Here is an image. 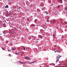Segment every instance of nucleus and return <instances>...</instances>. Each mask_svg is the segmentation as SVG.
Wrapping results in <instances>:
<instances>
[{"instance_id": "2eb2a0df", "label": "nucleus", "mask_w": 67, "mask_h": 67, "mask_svg": "<svg viewBox=\"0 0 67 67\" xmlns=\"http://www.w3.org/2000/svg\"><path fill=\"white\" fill-rule=\"evenodd\" d=\"M46 13H47V14H48V12H46Z\"/></svg>"}, {"instance_id": "20e7f679", "label": "nucleus", "mask_w": 67, "mask_h": 67, "mask_svg": "<svg viewBox=\"0 0 67 67\" xmlns=\"http://www.w3.org/2000/svg\"><path fill=\"white\" fill-rule=\"evenodd\" d=\"M58 2H63V1H62V0H58Z\"/></svg>"}, {"instance_id": "0eeeda50", "label": "nucleus", "mask_w": 67, "mask_h": 67, "mask_svg": "<svg viewBox=\"0 0 67 67\" xmlns=\"http://www.w3.org/2000/svg\"><path fill=\"white\" fill-rule=\"evenodd\" d=\"M12 51H15V48H13L12 49Z\"/></svg>"}, {"instance_id": "cd10ccee", "label": "nucleus", "mask_w": 67, "mask_h": 67, "mask_svg": "<svg viewBox=\"0 0 67 67\" xmlns=\"http://www.w3.org/2000/svg\"><path fill=\"white\" fill-rule=\"evenodd\" d=\"M57 58L58 59V56H57Z\"/></svg>"}, {"instance_id": "f257e3e1", "label": "nucleus", "mask_w": 67, "mask_h": 67, "mask_svg": "<svg viewBox=\"0 0 67 67\" xmlns=\"http://www.w3.org/2000/svg\"><path fill=\"white\" fill-rule=\"evenodd\" d=\"M25 59H26V60H31L30 58V57H29L26 56L25 57Z\"/></svg>"}, {"instance_id": "aec40b11", "label": "nucleus", "mask_w": 67, "mask_h": 67, "mask_svg": "<svg viewBox=\"0 0 67 67\" xmlns=\"http://www.w3.org/2000/svg\"><path fill=\"white\" fill-rule=\"evenodd\" d=\"M31 26H34V25H31Z\"/></svg>"}, {"instance_id": "f3484780", "label": "nucleus", "mask_w": 67, "mask_h": 67, "mask_svg": "<svg viewBox=\"0 0 67 67\" xmlns=\"http://www.w3.org/2000/svg\"><path fill=\"white\" fill-rule=\"evenodd\" d=\"M46 22H49V21H48V20H47L46 21Z\"/></svg>"}, {"instance_id": "9d476101", "label": "nucleus", "mask_w": 67, "mask_h": 67, "mask_svg": "<svg viewBox=\"0 0 67 67\" xmlns=\"http://www.w3.org/2000/svg\"><path fill=\"white\" fill-rule=\"evenodd\" d=\"M59 61V60H58V59H56V63H57Z\"/></svg>"}, {"instance_id": "423d86ee", "label": "nucleus", "mask_w": 67, "mask_h": 67, "mask_svg": "<svg viewBox=\"0 0 67 67\" xmlns=\"http://www.w3.org/2000/svg\"><path fill=\"white\" fill-rule=\"evenodd\" d=\"M8 7H9V6H8V5H7L5 6V8H8Z\"/></svg>"}, {"instance_id": "f03ea898", "label": "nucleus", "mask_w": 67, "mask_h": 67, "mask_svg": "<svg viewBox=\"0 0 67 67\" xmlns=\"http://www.w3.org/2000/svg\"><path fill=\"white\" fill-rule=\"evenodd\" d=\"M18 62H19V63H20L21 64H25V63H26L22 62L19 61H18Z\"/></svg>"}, {"instance_id": "5701e85b", "label": "nucleus", "mask_w": 67, "mask_h": 67, "mask_svg": "<svg viewBox=\"0 0 67 67\" xmlns=\"http://www.w3.org/2000/svg\"><path fill=\"white\" fill-rule=\"evenodd\" d=\"M10 13H11V12H10L8 14V15H10Z\"/></svg>"}, {"instance_id": "7ed1b4c3", "label": "nucleus", "mask_w": 67, "mask_h": 67, "mask_svg": "<svg viewBox=\"0 0 67 67\" xmlns=\"http://www.w3.org/2000/svg\"><path fill=\"white\" fill-rule=\"evenodd\" d=\"M57 52H58V53H60V50L58 49V50H57Z\"/></svg>"}, {"instance_id": "6ab92c4d", "label": "nucleus", "mask_w": 67, "mask_h": 67, "mask_svg": "<svg viewBox=\"0 0 67 67\" xmlns=\"http://www.w3.org/2000/svg\"><path fill=\"white\" fill-rule=\"evenodd\" d=\"M36 62V60H35L33 62H32V63H35V62Z\"/></svg>"}, {"instance_id": "9b49d317", "label": "nucleus", "mask_w": 67, "mask_h": 67, "mask_svg": "<svg viewBox=\"0 0 67 67\" xmlns=\"http://www.w3.org/2000/svg\"><path fill=\"white\" fill-rule=\"evenodd\" d=\"M53 36H54V38H55V35H54V34H53Z\"/></svg>"}, {"instance_id": "6e6552de", "label": "nucleus", "mask_w": 67, "mask_h": 67, "mask_svg": "<svg viewBox=\"0 0 67 67\" xmlns=\"http://www.w3.org/2000/svg\"><path fill=\"white\" fill-rule=\"evenodd\" d=\"M58 56V59H59V58L62 57V56L59 55Z\"/></svg>"}, {"instance_id": "7c9ffc66", "label": "nucleus", "mask_w": 67, "mask_h": 67, "mask_svg": "<svg viewBox=\"0 0 67 67\" xmlns=\"http://www.w3.org/2000/svg\"><path fill=\"white\" fill-rule=\"evenodd\" d=\"M18 53H20V52H18Z\"/></svg>"}, {"instance_id": "4468645a", "label": "nucleus", "mask_w": 67, "mask_h": 67, "mask_svg": "<svg viewBox=\"0 0 67 67\" xmlns=\"http://www.w3.org/2000/svg\"><path fill=\"white\" fill-rule=\"evenodd\" d=\"M37 21V19H35V22L36 23Z\"/></svg>"}, {"instance_id": "bb28decb", "label": "nucleus", "mask_w": 67, "mask_h": 67, "mask_svg": "<svg viewBox=\"0 0 67 67\" xmlns=\"http://www.w3.org/2000/svg\"><path fill=\"white\" fill-rule=\"evenodd\" d=\"M55 53H56V51H55Z\"/></svg>"}, {"instance_id": "b1692460", "label": "nucleus", "mask_w": 67, "mask_h": 67, "mask_svg": "<svg viewBox=\"0 0 67 67\" xmlns=\"http://www.w3.org/2000/svg\"><path fill=\"white\" fill-rule=\"evenodd\" d=\"M8 51H11V50H8Z\"/></svg>"}, {"instance_id": "1a4fd4ad", "label": "nucleus", "mask_w": 67, "mask_h": 67, "mask_svg": "<svg viewBox=\"0 0 67 67\" xmlns=\"http://www.w3.org/2000/svg\"><path fill=\"white\" fill-rule=\"evenodd\" d=\"M64 10H67V6H66V7H65L64 8Z\"/></svg>"}, {"instance_id": "412c9836", "label": "nucleus", "mask_w": 67, "mask_h": 67, "mask_svg": "<svg viewBox=\"0 0 67 67\" xmlns=\"http://www.w3.org/2000/svg\"><path fill=\"white\" fill-rule=\"evenodd\" d=\"M9 56H11V54H9Z\"/></svg>"}, {"instance_id": "dca6fc26", "label": "nucleus", "mask_w": 67, "mask_h": 67, "mask_svg": "<svg viewBox=\"0 0 67 67\" xmlns=\"http://www.w3.org/2000/svg\"><path fill=\"white\" fill-rule=\"evenodd\" d=\"M48 1H49V2H51V1L50 0H49Z\"/></svg>"}, {"instance_id": "39448f33", "label": "nucleus", "mask_w": 67, "mask_h": 67, "mask_svg": "<svg viewBox=\"0 0 67 67\" xmlns=\"http://www.w3.org/2000/svg\"><path fill=\"white\" fill-rule=\"evenodd\" d=\"M56 21L54 20H53V23H56Z\"/></svg>"}, {"instance_id": "a211bd4d", "label": "nucleus", "mask_w": 67, "mask_h": 67, "mask_svg": "<svg viewBox=\"0 0 67 67\" xmlns=\"http://www.w3.org/2000/svg\"><path fill=\"white\" fill-rule=\"evenodd\" d=\"M60 7V6L59 5L58 6V8H59Z\"/></svg>"}, {"instance_id": "ddd939ff", "label": "nucleus", "mask_w": 67, "mask_h": 67, "mask_svg": "<svg viewBox=\"0 0 67 67\" xmlns=\"http://www.w3.org/2000/svg\"><path fill=\"white\" fill-rule=\"evenodd\" d=\"M3 33L4 34H5V33H6L5 32V31H3Z\"/></svg>"}, {"instance_id": "c756f323", "label": "nucleus", "mask_w": 67, "mask_h": 67, "mask_svg": "<svg viewBox=\"0 0 67 67\" xmlns=\"http://www.w3.org/2000/svg\"><path fill=\"white\" fill-rule=\"evenodd\" d=\"M40 67H42V66H40Z\"/></svg>"}, {"instance_id": "393cba45", "label": "nucleus", "mask_w": 67, "mask_h": 67, "mask_svg": "<svg viewBox=\"0 0 67 67\" xmlns=\"http://www.w3.org/2000/svg\"><path fill=\"white\" fill-rule=\"evenodd\" d=\"M19 53H17V55L18 54L19 55Z\"/></svg>"}, {"instance_id": "f8f14e48", "label": "nucleus", "mask_w": 67, "mask_h": 67, "mask_svg": "<svg viewBox=\"0 0 67 67\" xmlns=\"http://www.w3.org/2000/svg\"><path fill=\"white\" fill-rule=\"evenodd\" d=\"M23 48H24V50H25V47H24V46H23Z\"/></svg>"}, {"instance_id": "2f4dec72", "label": "nucleus", "mask_w": 67, "mask_h": 67, "mask_svg": "<svg viewBox=\"0 0 67 67\" xmlns=\"http://www.w3.org/2000/svg\"><path fill=\"white\" fill-rule=\"evenodd\" d=\"M57 41H58L57 40Z\"/></svg>"}, {"instance_id": "4be33fe9", "label": "nucleus", "mask_w": 67, "mask_h": 67, "mask_svg": "<svg viewBox=\"0 0 67 67\" xmlns=\"http://www.w3.org/2000/svg\"><path fill=\"white\" fill-rule=\"evenodd\" d=\"M2 49H3V50H4V48H2Z\"/></svg>"}, {"instance_id": "c85d7f7f", "label": "nucleus", "mask_w": 67, "mask_h": 67, "mask_svg": "<svg viewBox=\"0 0 67 67\" xmlns=\"http://www.w3.org/2000/svg\"><path fill=\"white\" fill-rule=\"evenodd\" d=\"M15 54H16V55H17V53H16Z\"/></svg>"}, {"instance_id": "a878e982", "label": "nucleus", "mask_w": 67, "mask_h": 67, "mask_svg": "<svg viewBox=\"0 0 67 67\" xmlns=\"http://www.w3.org/2000/svg\"><path fill=\"white\" fill-rule=\"evenodd\" d=\"M29 63V64H32V63Z\"/></svg>"}]
</instances>
